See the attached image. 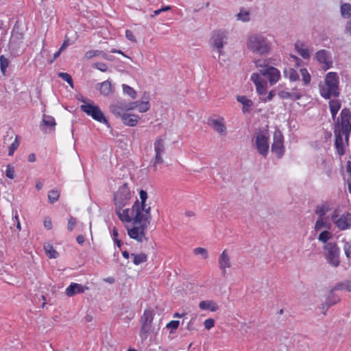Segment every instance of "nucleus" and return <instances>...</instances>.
<instances>
[{"instance_id":"c85d7f7f","label":"nucleus","mask_w":351,"mask_h":351,"mask_svg":"<svg viewBox=\"0 0 351 351\" xmlns=\"http://www.w3.org/2000/svg\"><path fill=\"white\" fill-rule=\"evenodd\" d=\"M325 228L327 230L330 229L331 224L326 221H324V217L323 218H317L315 224V230L319 231L322 228Z\"/></svg>"},{"instance_id":"69168bd1","label":"nucleus","mask_w":351,"mask_h":351,"mask_svg":"<svg viewBox=\"0 0 351 351\" xmlns=\"http://www.w3.org/2000/svg\"><path fill=\"white\" fill-rule=\"evenodd\" d=\"M195 318L194 317H192L190 321H189L187 323H186V329L188 330H195L194 327H193V324H194V322H195Z\"/></svg>"},{"instance_id":"8fccbe9b","label":"nucleus","mask_w":351,"mask_h":351,"mask_svg":"<svg viewBox=\"0 0 351 351\" xmlns=\"http://www.w3.org/2000/svg\"><path fill=\"white\" fill-rule=\"evenodd\" d=\"M93 67L96 68L97 69L102 72H106L108 71V66L104 62H96L94 64Z\"/></svg>"},{"instance_id":"20e7f679","label":"nucleus","mask_w":351,"mask_h":351,"mask_svg":"<svg viewBox=\"0 0 351 351\" xmlns=\"http://www.w3.org/2000/svg\"><path fill=\"white\" fill-rule=\"evenodd\" d=\"M247 47L252 53L264 56L268 54L271 49V43L261 34L250 35L247 40Z\"/></svg>"},{"instance_id":"c9c22d12","label":"nucleus","mask_w":351,"mask_h":351,"mask_svg":"<svg viewBox=\"0 0 351 351\" xmlns=\"http://www.w3.org/2000/svg\"><path fill=\"white\" fill-rule=\"evenodd\" d=\"M9 60L6 58L3 55L0 56V69L3 75H5L6 70L9 66Z\"/></svg>"},{"instance_id":"f3484780","label":"nucleus","mask_w":351,"mask_h":351,"mask_svg":"<svg viewBox=\"0 0 351 351\" xmlns=\"http://www.w3.org/2000/svg\"><path fill=\"white\" fill-rule=\"evenodd\" d=\"M251 80L254 83L256 86V92L260 95H264L267 93V82L262 80L257 73L252 74Z\"/></svg>"},{"instance_id":"ea45409f","label":"nucleus","mask_w":351,"mask_h":351,"mask_svg":"<svg viewBox=\"0 0 351 351\" xmlns=\"http://www.w3.org/2000/svg\"><path fill=\"white\" fill-rule=\"evenodd\" d=\"M58 76L66 81L72 88H73V81L71 76L67 73L60 72Z\"/></svg>"},{"instance_id":"ddd939ff","label":"nucleus","mask_w":351,"mask_h":351,"mask_svg":"<svg viewBox=\"0 0 351 351\" xmlns=\"http://www.w3.org/2000/svg\"><path fill=\"white\" fill-rule=\"evenodd\" d=\"M324 249L327 250L326 258L328 262L333 267H338L340 264V249L336 243L329 242L326 244Z\"/></svg>"},{"instance_id":"680f3d73","label":"nucleus","mask_w":351,"mask_h":351,"mask_svg":"<svg viewBox=\"0 0 351 351\" xmlns=\"http://www.w3.org/2000/svg\"><path fill=\"white\" fill-rule=\"evenodd\" d=\"M138 104H139V101L131 102L125 106L126 110H132L135 109L136 108H138Z\"/></svg>"},{"instance_id":"09e8293b","label":"nucleus","mask_w":351,"mask_h":351,"mask_svg":"<svg viewBox=\"0 0 351 351\" xmlns=\"http://www.w3.org/2000/svg\"><path fill=\"white\" fill-rule=\"evenodd\" d=\"M5 176L10 179H13L14 178V168L10 165L7 166Z\"/></svg>"},{"instance_id":"bf43d9fd","label":"nucleus","mask_w":351,"mask_h":351,"mask_svg":"<svg viewBox=\"0 0 351 351\" xmlns=\"http://www.w3.org/2000/svg\"><path fill=\"white\" fill-rule=\"evenodd\" d=\"M278 95L280 98L282 99H290L291 98V93L287 92L285 90H280L278 93Z\"/></svg>"},{"instance_id":"4be33fe9","label":"nucleus","mask_w":351,"mask_h":351,"mask_svg":"<svg viewBox=\"0 0 351 351\" xmlns=\"http://www.w3.org/2000/svg\"><path fill=\"white\" fill-rule=\"evenodd\" d=\"M87 287H83L80 284L71 282V285L66 289L65 293L69 297H72L76 293H82Z\"/></svg>"},{"instance_id":"7c9ffc66","label":"nucleus","mask_w":351,"mask_h":351,"mask_svg":"<svg viewBox=\"0 0 351 351\" xmlns=\"http://www.w3.org/2000/svg\"><path fill=\"white\" fill-rule=\"evenodd\" d=\"M342 17L348 19L351 16V4L349 3H343L340 8Z\"/></svg>"},{"instance_id":"6e6d98bb","label":"nucleus","mask_w":351,"mask_h":351,"mask_svg":"<svg viewBox=\"0 0 351 351\" xmlns=\"http://www.w3.org/2000/svg\"><path fill=\"white\" fill-rule=\"evenodd\" d=\"M141 203L140 204H144L147 199V193L145 191L141 189L139 192Z\"/></svg>"},{"instance_id":"bb28decb","label":"nucleus","mask_w":351,"mask_h":351,"mask_svg":"<svg viewBox=\"0 0 351 351\" xmlns=\"http://www.w3.org/2000/svg\"><path fill=\"white\" fill-rule=\"evenodd\" d=\"M295 49L297 52L304 58L308 59L310 58V53L307 48H304V43H296L295 44Z\"/></svg>"},{"instance_id":"864d4df0","label":"nucleus","mask_w":351,"mask_h":351,"mask_svg":"<svg viewBox=\"0 0 351 351\" xmlns=\"http://www.w3.org/2000/svg\"><path fill=\"white\" fill-rule=\"evenodd\" d=\"M179 324H180V322L179 321H178V320H172V321L169 322L167 324L166 327L167 328H171L172 330H176L178 328Z\"/></svg>"},{"instance_id":"4468645a","label":"nucleus","mask_w":351,"mask_h":351,"mask_svg":"<svg viewBox=\"0 0 351 351\" xmlns=\"http://www.w3.org/2000/svg\"><path fill=\"white\" fill-rule=\"evenodd\" d=\"M258 74L266 77L269 80L270 85L275 84L280 77V73L278 69L270 65L260 69Z\"/></svg>"},{"instance_id":"9b49d317","label":"nucleus","mask_w":351,"mask_h":351,"mask_svg":"<svg viewBox=\"0 0 351 351\" xmlns=\"http://www.w3.org/2000/svg\"><path fill=\"white\" fill-rule=\"evenodd\" d=\"M154 158L151 162L153 164L154 171L157 170V165L163 163L162 155L165 152V138L162 136L158 137L154 142Z\"/></svg>"},{"instance_id":"e433bc0d","label":"nucleus","mask_w":351,"mask_h":351,"mask_svg":"<svg viewBox=\"0 0 351 351\" xmlns=\"http://www.w3.org/2000/svg\"><path fill=\"white\" fill-rule=\"evenodd\" d=\"M123 92L125 95H129L132 99H135L136 97V92L134 89L127 84H123Z\"/></svg>"},{"instance_id":"e2e57ef3","label":"nucleus","mask_w":351,"mask_h":351,"mask_svg":"<svg viewBox=\"0 0 351 351\" xmlns=\"http://www.w3.org/2000/svg\"><path fill=\"white\" fill-rule=\"evenodd\" d=\"M125 37L130 41L136 42L135 36L131 30L127 29L125 31Z\"/></svg>"},{"instance_id":"49530a36","label":"nucleus","mask_w":351,"mask_h":351,"mask_svg":"<svg viewBox=\"0 0 351 351\" xmlns=\"http://www.w3.org/2000/svg\"><path fill=\"white\" fill-rule=\"evenodd\" d=\"M102 51L100 50H89L86 52L85 58L90 59L95 56H101Z\"/></svg>"},{"instance_id":"774afa93","label":"nucleus","mask_w":351,"mask_h":351,"mask_svg":"<svg viewBox=\"0 0 351 351\" xmlns=\"http://www.w3.org/2000/svg\"><path fill=\"white\" fill-rule=\"evenodd\" d=\"M345 31L346 33L351 34V17L350 19L347 22Z\"/></svg>"},{"instance_id":"f704fd0d","label":"nucleus","mask_w":351,"mask_h":351,"mask_svg":"<svg viewBox=\"0 0 351 351\" xmlns=\"http://www.w3.org/2000/svg\"><path fill=\"white\" fill-rule=\"evenodd\" d=\"M328 210L329 208L328 206L320 204L316 206L315 213L318 215V218H323Z\"/></svg>"},{"instance_id":"9d476101","label":"nucleus","mask_w":351,"mask_h":351,"mask_svg":"<svg viewBox=\"0 0 351 351\" xmlns=\"http://www.w3.org/2000/svg\"><path fill=\"white\" fill-rule=\"evenodd\" d=\"M132 195L130 189L127 183H124L121 186L114 194V201L115 206L119 208H123L125 205L129 203V200L131 199Z\"/></svg>"},{"instance_id":"5701e85b","label":"nucleus","mask_w":351,"mask_h":351,"mask_svg":"<svg viewBox=\"0 0 351 351\" xmlns=\"http://www.w3.org/2000/svg\"><path fill=\"white\" fill-rule=\"evenodd\" d=\"M121 120L124 125L130 127H134L137 125L138 121L140 120V117L136 114L127 112L125 115H123V117Z\"/></svg>"},{"instance_id":"4c0bfd02","label":"nucleus","mask_w":351,"mask_h":351,"mask_svg":"<svg viewBox=\"0 0 351 351\" xmlns=\"http://www.w3.org/2000/svg\"><path fill=\"white\" fill-rule=\"evenodd\" d=\"M60 196V193L58 190H51L48 194V199L51 204H53L58 201Z\"/></svg>"},{"instance_id":"72a5a7b5","label":"nucleus","mask_w":351,"mask_h":351,"mask_svg":"<svg viewBox=\"0 0 351 351\" xmlns=\"http://www.w3.org/2000/svg\"><path fill=\"white\" fill-rule=\"evenodd\" d=\"M284 73L285 76L288 77L291 81L295 82L299 80V75L294 69L290 68L287 71L285 70Z\"/></svg>"},{"instance_id":"a19ab883","label":"nucleus","mask_w":351,"mask_h":351,"mask_svg":"<svg viewBox=\"0 0 351 351\" xmlns=\"http://www.w3.org/2000/svg\"><path fill=\"white\" fill-rule=\"evenodd\" d=\"M300 73L302 77V80L305 85L310 83L311 77L306 69L303 68L300 69Z\"/></svg>"},{"instance_id":"f257e3e1","label":"nucleus","mask_w":351,"mask_h":351,"mask_svg":"<svg viewBox=\"0 0 351 351\" xmlns=\"http://www.w3.org/2000/svg\"><path fill=\"white\" fill-rule=\"evenodd\" d=\"M150 210L151 207L147 206L146 204H140L138 199L135 201L132 211L135 213L134 226H126L128 234L131 239L140 243L148 240L145 237V232L151 221Z\"/></svg>"},{"instance_id":"6ab92c4d","label":"nucleus","mask_w":351,"mask_h":351,"mask_svg":"<svg viewBox=\"0 0 351 351\" xmlns=\"http://www.w3.org/2000/svg\"><path fill=\"white\" fill-rule=\"evenodd\" d=\"M335 224L341 230L349 229L351 227V213L341 215L337 221H335Z\"/></svg>"},{"instance_id":"aec40b11","label":"nucleus","mask_w":351,"mask_h":351,"mask_svg":"<svg viewBox=\"0 0 351 351\" xmlns=\"http://www.w3.org/2000/svg\"><path fill=\"white\" fill-rule=\"evenodd\" d=\"M339 301V297L331 290L325 302L322 304V308L324 310V314H326V311L328 309L329 307L335 305Z\"/></svg>"},{"instance_id":"a211bd4d","label":"nucleus","mask_w":351,"mask_h":351,"mask_svg":"<svg viewBox=\"0 0 351 351\" xmlns=\"http://www.w3.org/2000/svg\"><path fill=\"white\" fill-rule=\"evenodd\" d=\"M218 263L219 267L221 270V275L223 277H226V268H230L231 267L230 257L227 250H224L219 255Z\"/></svg>"},{"instance_id":"c03bdc74","label":"nucleus","mask_w":351,"mask_h":351,"mask_svg":"<svg viewBox=\"0 0 351 351\" xmlns=\"http://www.w3.org/2000/svg\"><path fill=\"white\" fill-rule=\"evenodd\" d=\"M341 104L339 100L338 99H331L329 101V108L330 110H334L339 111L341 108Z\"/></svg>"},{"instance_id":"58836bf2","label":"nucleus","mask_w":351,"mask_h":351,"mask_svg":"<svg viewBox=\"0 0 351 351\" xmlns=\"http://www.w3.org/2000/svg\"><path fill=\"white\" fill-rule=\"evenodd\" d=\"M331 237L332 234L328 230H324L319 234L318 240L324 243H326Z\"/></svg>"},{"instance_id":"c756f323","label":"nucleus","mask_w":351,"mask_h":351,"mask_svg":"<svg viewBox=\"0 0 351 351\" xmlns=\"http://www.w3.org/2000/svg\"><path fill=\"white\" fill-rule=\"evenodd\" d=\"M131 256L134 258L133 263L136 265H138L143 263H145L147 260V254L144 253H140V254H131Z\"/></svg>"},{"instance_id":"1a4fd4ad","label":"nucleus","mask_w":351,"mask_h":351,"mask_svg":"<svg viewBox=\"0 0 351 351\" xmlns=\"http://www.w3.org/2000/svg\"><path fill=\"white\" fill-rule=\"evenodd\" d=\"M153 319L154 313L152 311L147 309L145 310L140 319L141 327L139 335L141 339L145 340L147 338L152 328Z\"/></svg>"},{"instance_id":"0eeeda50","label":"nucleus","mask_w":351,"mask_h":351,"mask_svg":"<svg viewBox=\"0 0 351 351\" xmlns=\"http://www.w3.org/2000/svg\"><path fill=\"white\" fill-rule=\"evenodd\" d=\"M80 109L87 115L91 117L94 120L104 123L108 128L110 127L109 121L105 117L104 113L98 106L92 104H84L80 106Z\"/></svg>"},{"instance_id":"b1692460","label":"nucleus","mask_w":351,"mask_h":351,"mask_svg":"<svg viewBox=\"0 0 351 351\" xmlns=\"http://www.w3.org/2000/svg\"><path fill=\"white\" fill-rule=\"evenodd\" d=\"M237 100L242 104V111L243 113L249 112L251 110V107L253 106V101L248 99L246 96L239 95L237 97Z\"/></svg>"},{"instance_id":"37998d69","label":"nucleus","mask_w":351,"mask_h":351,"mask_svg":"<svg viewBox=\"0 0 351 351\" xmlns=\"http://www.w3.org/2000/svg\"><path fill=\"white\" fill-rule=\"evenodd\" d=\"M237 17L238 20L247 22L250 21V13L247 11L241 10L240 12L237 14Z\"/></svg>"},{"instance_id":"052dcab7","label":"nucleus","mask_w":351,"mask_h":351,"mask_svg":"<svg viewBox=\"0 0 351 351\" xmlns=\"http://www.w3.org/2000/svg\"><path fill=\"white\" fill-rule=\"evenodd\" d=\"M255 64H256V66L257 68H259V69L269 66V64L267 63H266V61L263 60H257L255 62Z\"/></svg>"},{"instance_id":"2f4dec72","label":"nucleus","mask_w":351,"mask_h":351,"mask_svg":"<svg viewBox=\"0 0 351 351\" xmlns=\"http://www.w3.org/2000/svg\"><path fill=\"white\" fill-rule=\"evenodd\" d=\"M42 125L47 126L49 128H54L56 125V121L53 117L43 114V119L41 124Z\"/></svg>"},{"instance_id":"7ed1b4c3","label":"nucleus","mask_w":351,"mask_h":351,"mask_svg":"<svg viewBox=\"0 0 351 351\" xmlns=\"http://www.w3.org/2000/svg\"><path fill=\"white\" fill-rule=\"evenodd\" d=\"M339 78L337 73L329 72L325 77V84H319V89L320 95L329 99L331 97H338L340 95Z\"/></svg>"},{"instance_id":"f8f14e48","label":"nucleus","mask_w":351,"mask_h":351,"mask_svg":"<svg viewBox=\"0 0 351 351\" xmlns=\"http://www.w3.org/2000/svg\"><path fill=\"white\" fill-rule=\"evenodd\" d=\"M271 151L278 158H281L285 154L284 136L279 129H276L274 133Z\"/></svg>"},{"instance_id":"338daca9","label":"nucleus","mask_w":351,"mask_h":351,"mask_svg":"<svg viewBox=\"0 0 351 351\" xmlns=\"http://www.w3.org/2000/svg\"><path fill=\"white\" fill-rule=\"evenodd\" d=\"M101 57L105 59V60H110V61H113L114 58V56H111V55H108L106 53L102 51L101 52Z\"/></svg>"},{"instance_id":"13d9d810","label":"nucleus","mask_w":351,"mask_h":351,"mask_svg":"<svg viewBox=\"0 0 351 351\" xmlns=\"http://www.w3.org/2000/svg\"><path fill=\"white\" fill-rule=\"evenodd\" d=\"M346 289V280L338 282L332 289V291Z\"/></svg>"},{"instance_id":"0e129e2a","label":"nucleus","mask_w":351,"mask_h":351,"mask_svg":"<svg viewBox=\"0 0 351 351\" xmlns=\"http://www.w3.org/2000/svg\"><path fill=\"white\" fill-rule=\"evenodd\" d=\"M44 226L47 230H51L52 228V222L49 218H45L44 221Z\"/></svg>"},{"instance_id":"79ce46f5","label":"nucleus","mask_w":351,"mask_h":351,"mask_svg":"<svg viewBox=\"0 0 351 351\" xmlns=\"http://www.w3.org/2000/svg\"><path fill=\"white\" fill-rule=\"evenodd\" d=\"M149 101H139L138 110L140 112H145L149 110Z\"/></svg>"},{"instance_id":"dca6fc26","label":"nucleus","mask_w":351,"mask_h":351,"mask_svg":"<svg viewBox=\"0 0 351 351\" xmlns=\"http://www.w3.org/2000/svg\"><path fill=\"white\" fill-rule=\"evenodd\" d=\"M133 211V206L131 209L125 208L123 209V208H119V206H116L115 213L118 215L119 219L122 222H128L132 223V226H134V215L135 213Z\"/></svg>"},{"instance_id":"393cba45","label":"nucleus","mask_w":351,"mask_h":351,"mask_svg":"<svg viewBox=\"0 0 351 351\" xmlns=\"http://www.w3.org/2000/svg\"><path fill=\"white\" fill-rule=\"evenodd\" d=\"M208 124L210 125L213 129L220 134H225L226 128L223 124L222 119H208Z\"/></svg>"},{"instance_id":"de8ad7c7","label":"nucleus","mask_w":351,"mask_h":351,"mask_svg":"<svg viewBox=\"0 0 351 351\" xmlns=\"http://www.w3.org/2000/svg\"><path fill=\"white\" fill-rule=\"evenodd\" d=\"M19 145V143L17 141V138H16V139L14 140V141L11 144V145L9 147V149H8V155L9 156H12L13 155L14 152H15V150L18 148Z\"/></svg>"},{"instance_id":"5fc2aeb1","label":"nucleus","mask_w":351,"mask_h":351,"mask_svg":"<svg viewBox=\"0 0 351 351\" xmlns=\"http://www.w3.org/2000/svg\"><path fill=\"white\" fill-rule=\"evenodd\" d=\"M76 219L73 217H71L69 219V221H68V230L69 231H72L74 228V227L76 225Z\"/></svg>"},{"instance_id":"2eb2a0df","label":"nucleus","mask_w":351,"mask_h":351,"mask_svg":"<svg viewBox=\"0 0 351 351\" xmlns=\"http://www.w3.org/2000/svg\"><path fill=\"white\" fill-rule=\"evenodd\" d=\"M315 58L324 71H326L332 66L333 62L331 53L326 49L318 50L315 53Z\"/></svg>"},{"instance_id":"39448f33","label":"nucleus","mask_w":351,"mask_h":351,"mask_svg":"<svg viewBox=\"0 0 351 351\" xmlns=\"http://www.w3.org/2000/svg\"><path fill=\"white\" fill-rule=\"evenodd\" d=\"M255 146L257 152L263 157H266L269 149V133L268 125L259 128L254 132Z\"/></svg>"},{"instance_id":"a18cd8bd","label":"nucleus","mask_w":351,"mask_h":351,"mask_svg":"<svg viewBox=\"0 0 351 351\" xmlns=\"http://www.w3.org/2000/svg\"><path fill=\"white\" fill-rule=\"evenodd\" d=\"M193 253L195 255H202L204 259H206L208 257L207 250L204 247H196L193 250Z\"/></svg>"},{"instance_id":"3c124183","label":"nucleus","mask_w":351,"mask_h":351,"mask_svg":"<svg viewBox=\"0 0 351 351\" xmlns=\"http://www.w3.org/2000/svg\"><path fill=\"white\" fill-rule=\"evenodd\" d=\"M343 250L346 256L350 260L351 258V244L346 242L344 245Z\"/></svg>"},{"instance_id":"423d86ee","label":"nucleus","mask_w":351,"mask_h":351,"mask_svg":"<svg viewBox=\"0 0 351 351\" xmlns=\"http://www.w3.org/2000/svg\"><path fill=\"white\" fill-rule=\"evenodd\" d=\"M23 39L24 34L20 30L19 23L16 22L12 27L8 43V49L12 56L17 57L21 53Z\"/></svg>"},{"instance_id":"4d7b16f0","label":"nucleus","mask_w":351,"mask_h":351,"mask_svg":"<svg viewBox=\"0 0 351 351\" xmlns=\"http://www.w3.org/2000/svg\"><path fill=\"white\" fill-rule=\"evenodd\" d=\"M275 95H276V91L274 90H271L269 92L268 95L266 97L261 98V100L263 102H267V101H271Z\"/></svg>"},{"instance_id":"603ef678","label":"nucleus","mask_w":351,"mask_h":351,"mask_svg":"<svg viewBox=\"0 0 351 351\" xmlns=\"http://www.w3.org/2000/svg\"><path fill=\"white\" fill-rule=\"evenodd\" d=\"M204 325L206 329L210 330L215 326V319L213 318L207 319L204 321Z\"/></svg>"},{"instance_id":"f03ea898","label":"nucleus","mask_w":351,"mask_h":351,"mask_svg":"<svg viewBox=\"0 0 351 351\" xmlns=\"http://www.w3.org/2000/svg\"><path fill=\"white\" fill-rule=\"evenodd\" d=\"M335 147L337 154L341 156L345 154L342 133L351 132V111L348 108L341 110L339 117L334 123Z\"/></svg>"},{"instance_id":"412c9836","label":"nucleus","mask_w":351,"mask_h":351,"mask_svg":"<svg viewBox=\"0 0 351 351\" xmlns=\"http://www.w3.org/2000/svg\"><path fill=\"white\" fill-rule=\"evenodd\" d=\"M96 88L104 96H108L112 94L114 92L112 84L109 80L104 81L101 83H98L96 85Z\"/></svg>"},{"instance_id":"6e6552de","label":"nucleus","mask_w":351,"mask_h":351,"mask_svg":"<svg viewBox=\"0 0 351 351\" xmlns=\"http://www.w3.org/2000/svg\"><path fill=\"white\" fill-rule=\"evenodd\" d=\"M227 37L225 32L219 30L213 33L210 40V44L213 51L216 50L218 53V61L222 64L220 60V56L223 54V48L224 45L226 44Z\"/></svg>"},{"instance_id":"cd10ccee","label":"nucleus","mask_w":351,"mask_h":351,"mask_svg":"<svg viewBox=\"0 0 351 351\" xmlns=\"http://www.w3.org/2000/svg\"><path fill=\"white\" fill-rule=\"evenodd\" d=\"M111 112L114 114L115 116L121 118V119L123 117V115H125L127 113L126 108H123L122 107L118 106V105H112L110 107Z\"/></svg>"},{"instance_id":"a878e982","label":"nucleus","mask_w":351,"mask_h":351,"mask_svg":"<svg viewBox=\"0 0 351 351\" xmlns=\"http://www.w3.org/2000/svg\"><path fill=\"white\" fill-rule=\"evenodd\" d=\"M199 307L203 310H210L212 312L219 309L218 305L212 300H204L199 302Z\"/></svg>"},{"instance_id":"473e14b6","label":"nucleus","mask_w":351,"mask_h":351,"mask_svg":"<svg viewBox=\"0 0 351 351\" xmlns=\"http://www.w3.org/2000/svg\"><path fill=\"white\" fill-rule=\"evenodd\" d=\"M46 254L49 258H56L58 257V252L53 248L51 245L48 244L44 246Z\"/></svg>"}]
</instances>
